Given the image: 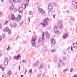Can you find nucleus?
Here are the masks:
<instances>
[{
	"label": "nucleus",
	"mask_w": 77,
	"mask_h": 77,
	"mask_svg": "<svg viewBox=\"0 0 77 77\" xmlns=\"http://www.w3.org/2000/svg\"><path fill=\"white\" fill-rule=\"evenodd\" d=\"M66 12H68V13H69V12L68 11H66Z\"/></svg>",
	"instance_id": "bf43d9fd"
},
{
	"label": "nucleus",
	"mask_w": 77,
	"mask_h": 77,
	"mask_svg": "<svg viewBox=\"0 0 77 77\" xmlns=\"http://www.w3.org/2000/svg\"><path fill=\"white\" fill-rule=\"evenodd\" d=\"M24 76V75H21V77H23Z\"/></svg>",
	"instance_id": "3c124183"
},
{
	"label": "nucleus",
	"mask_w": 77,
	"mask_h": 77,
	"mask_svg": "<svg viewBox=\"0 0 77 77\" xmlns=\"http://www.w3.org/2000/svg\"><path fill=\"white\" fill-rule=\"evenodd\" d=\"M71 51H73V49L72 46L71 47Z\"/></svg>",
	"instance_id": "c03bdc74"
},
{
	"label": "nucleus",
	"mask_w": 77,
	"mask_h": 77,
	"mask_svg": "<svg viewBox=\"0 0 77 77\" xmlns=\"http://www.w3.org/2000/svg\"><path fill=\"white\" fill-rule=\"evenodd\" d=\"M55 77H56V75H55Z\"/></svg>",
	"instance_id": "69168bd1"
},
{
	"label": "nucleus",
	"mask_w": 77,
	"mask_h": 77,
	"mask_svg": "<svg viewBox=\"0 0 77 77\" xmlns=\"http://www.w3.org/2000/svg\"><path fill=\"white\" fill-rule=\"evenodd\" d=\"M9 62V60L8 58H6L5 59V65H8V62Z\"/></svg>",
	"instance_id": "f8f14e48"
},
{
	"label": "nucleus",
	"mask_w": 77,
	"mask_h": 77,
	"mask_svg": "<svg viewBox=\"0 0 77 77\" xmlns=\"http://www.w3.org/2000/svg\"><path fill=\"white\" fill-rule=\"evenodd\" d=\"M11 49V48H10V47H8L6 49V50L8 51V50H10Z\"/></svg>",
	"instance_id": "2f4dec72"
},
{
	"label": "nucleus",
	"mask_w": 77,
	"mask_h": 77,
	"mask_svg": "<svg viewBox=\"0 0 77 77\" xmlns=\"http://www.w3.org/2000/svg\"><path fill=\"white\" fill-rule=\"evenodd\" d=\"M70 49V47H68L67 48L68 50H69Z\"/></svg>",
	"instance_id": "6e6d98bb"
},
{
	"label": "nucleus",
	"mask_w": 77,
	"mask_h": 77,
	"mask_svg": "<svg viewBox=\"0 0 77 77\" xmlns=\"http://www.w3.org/2000/svg\"><path fill=\"white\" fill-rule=\"evenodd\" d=\"M73 71V69L72 68L70 69V72H72V71Z\"/></svg>",
	"instance_id": "58836bf2"
},
{
	"label": "nucleus",
	"mask_w": 77,
	"mask_h": 77,
	"mask_svg": "<svg viewBox=\"0 0 77 77\" xmlns=\"http://www.w3.org/2000/svg\"><path fill=\"white\" fill-rule=\"evenodd\" d=\"M48 8L50 10H52L53 9V6L52 5V4L50 3L48 5Z\"/></svg>",
	"instance_id": "1a4fd4ad"
},
{
	"label": "nucleus",
	"mask_w": 77,
	"mask_h": 77,
	"mask_svg": "<svg viewBox=\"0 0 77 77\" xmlns=\"http://www.w3.org/2000/svg\"><path fill=\"white\" fill-rule=\"evenodd\" d=\"M26 2H29V1H30V0H26Z\"/></svg>",
	"instance_id": "5fc2aeb1"
},
{
	"label": "nucleus",
	"mask_w": 77,
	"mask_h": 77,
	"mask_svg": "<svg viewBox=\"0 0 77 77\" xmlns=\"http://www.w3.org/2000/svg\"><path fill=\"white\" fill-rule=\"evenodd\" d=\"M9 29V28L6 27L3 29V31L4 32H8V30Z\"/></svg>",
	"instance_id": "4be33fe9"
},
{
	"label": "nucleus",
	"mask_w": 77,
	"mask_h": 77,
	"mask_svg": "<svg viewBox=\"0 0 77 77\" xmlns=\"http://www.w3.org/2000/svg\"><path fill=\"white\" fill-rule=\"evenodd\" d=\"M51 11V12H52V11Z\"/></svg>",
	"instance_id": "774afa93"
},
{
	"label": "nucleus",
	"mask_w": 77,
	"mask_h": 77,
	"mask_svg": "<svg viewBox=\"0 0 77 77\" xmlns=\"http://www.w3.org/2000/svg\"><path fill=\"white\" fill-rule=\"evenodd\" d=\"M2 37H0V41L2 40Z\"/></svg>",
	"instance_id": "de8ad7c7"
},
{
	"label": "nucleus",
	"mask_w": 77,
	"mask_h": 77,
	"mask_svg": "<svg viewBox=\"0 0 77 77\" xmlns=\"http://www.w3.org/2000/svg\"><path fill=\"white\" fill-rule=\"evenodd\" d=\"M66 57H63V60H66Z\"/></svg>",
	"instance_id": "e433bc0d"
},
{
	"label": "nucleus",
	"mask_w": 77,
	"mask_h": 77,
	"mask_svg": "<svg viewBox=\"0 0 77 77\" xmlns=\"http://www.w3.org/2000/svg\"><path fill=\"white\" fill-rule=\"evenodd\" d=\"M27 69H26L25 72H24V74H26V73H27Z\"/></svg>",
	"instance_id": "79ce46f5"
},
{
	"label": "nucleus",
	"mask_w": 77,
	"mask_h": 77,
	"mask_svg": "<svg viewBox=\"0 0 77 77\" xmlns=\"http://www.w3.org/2000/svg\"><path fill=\"white\" fill-rule=\"evenodd\" d=\"M10 25L11 27H12L13 28H15L17 27V24H12L11 25L10 24Z\"/></svg>",
	"instance_id": "a211bd4d"
},
{
	"label": "nucleus",
	"mask_w": 77,
	"mask_h": 77,
	"mask_svg": "<svg viewBox=\"0 0 77 77\" xmlns=\"http://www.w3.org/2000/svg\"><path fill=\"white\" fill-rule=\"evenodd\" d=\"M0 57H1V54H0Z\"/></svg>",
	"instance_id": "0e129e2a"
},
{
	"label": "nucleus",
	"mask_w": 77,
	"mask_h": 77,
	"mask_svg": "<svg viewBox=\"0 0 77 77\" xmlns=\"http://www.w3.org/2000/svg\"><path fill=\"white\" fill-rule=\"evenodd\" d=\"M55 50H51V52L52 53H54V52H55Z\"/></svg>",
	"instance_id": "c9c22d12"
},
{
	"label": "nucleus",
	"mask_w": 77,
	"mask_h": 77,
	"mask_svg": "<svg viewBox=\"0 0 77 77\" xmlns=\"http://www.w3.org/2000/svg\"><path fill=\"white\" fill-rule=\"evenodd\" d=\"M17 9H16V8L14 9V12H17Z\"/></svg>",
	"instance_id": "a19ab883"
},
{
	"label": "nucleus",
	"mask_w": 77,
	"mask_h": 77,
	"mask_svg": "<svg viewBox=\"0 0 77 77\" xmlns=\"http://www.w3.org/2000/svg\"><path fill=\"white\" fill-rule=\"evenodd\" d=\"M2 28V26H1V24H0V29Z\"/></svg>",
	"instance_id": "13d9d810"
},
{
	"label": "nucleus",
	"mask_w": 77,
	"mask_h": 77,
	"mask_svg": "<svg viewBox=\"0 0 77 77\" xmlns=\"http://www.w3.org/2000/svg\"><path fill=\"white\" fill-rule=\"evenodd\" d=\"M11 20H12L13 21H14L15 19V17L14 15V14H12L11 16Z\"/></svg>",
	"instance_id": "412c9836"
},
{
	"label": "nucleus",
	"mask_w": 77,
	"mask_h": 77,
	"mask_svg": "<svg viewBox=\"0 0 77 77\" xmlns=\"http://www.w3.org/2000/svg\"><path fill=\"white\" fill-rule=\"evenodd\" d=\"M58 26L60 29H62L63 28V25H62V23L60 21H59L58 23Z\"/></svg>",
	"instance_id": "9b49d317"
},
{
	"label": "nucleus",
	"mask_w": 77,
	"mask_h": 77,
	"mask_svg": "<svg viewBox=\"0 0 77 77\" xmlns=\"http://www.w3.org/2000/svg\"><path fill=\"white\" fill-rule=\"evenodd\" d=\"M37 77H41V74H40L38 75Z\"/></svg>",
	"instance_id": "473e14b6"
},
{
	"label": "nucleus",
	"mask_w": 77,
	"mask_h": 77,
	"mask_svg": "<svg viewBox=\"0 0 77 77\" xmlns=\"http://www.w3.org/2000/svg\"><path fill=\"white\" fill-rule=\"evenodd\" d=\"M18 38H19V36L17 37L16 38V39H18Z\"/></svg>",
	"instance_id": "864d4df0"
},
{
	"label": "nucleus",
	"mask_w": 77,
	"mask_h": 77,
	"mask_svg": "<svg viewBox=\"0 0 77 77\" xmlns=\"http://www.w3.org/2000/svg\"><path fill=\"white\" fill-rule=\"evenodd\" d=\"M32 72V69H30L29 71V72L30 73H31V72Z\"/></svg>",
	"instance_id": "4c0bfd02"
},
{
	"label": "nucleus",
	"mask_w": 77,
	"mask_h": 77,
	"mask_svg": "<svg viewBox=\"0 0 77 77\" xmlns=\"http://www.w3.org/2000/svg\"><path fill=\"white\" fill-rule=\"evenodd\" d=\"M68 69L67 68L66 69H65L63 70V72H65L66 71H68Z\"/></svg>",
	"instance_id": "c756f323"
},
{
	"label": "nucleus",
	"mask_w": 77,
	"mask_h": 77,
	"mask_svg": "<svg viewBox=\"0 0 77 77\" xmlns=\"http://www.w3.org/2000/svg\"><path fill=\"white\" fill-rule=\"evenodd\" d=\"M8 75H12V71L11 70H10L7 73Z\"/></svg>",
	"instance_id": "b1692460"
},
{
	"label": "nucleus",
	"mask_w": 77,
	"mask_h": 77,
	"mask_svg": "<svg viewBox=\"0 0 77 77\" xmlns=\"http://www.w3.org/2000/svg\"><path fill=\"white\" fill-rule=\"evenodd\" d=\"M21 5H23V4H21Z\"/></svg>",
	"instance_id": "e2e57ef3"
},
{
	"label": "nucleus",
	"mask_w": 77,
	"mask_h": 77,
	"mask_svg": "<svg viewBox=\"0 0 77 77\" xmlns=\"http://www.w3.org/2000/svg\"><path fill=\"white\" fill-rule=\"evenodd\" d=\"M23 21H22L21 23L20 24V25H22V24H23Z\"/></svg>",
	"instance_id": "37998d69"
},
{
	"label": "nucleus",
	"mask_w": 77,
	"mask_h": 77,
	"mask_svg": "<svg viewBox=\"0 0 77 77\" xmlns=\"http://www.w3.org/2000/svg\"><path fill=\"white\" fill-rule=\"evenodd\" d=\"M6 22H7V23H9V21H6Z\"/></svg>",
	"instance_id": "680f3d73"
},
{
	"label": "nucleus",
	"mask_w": 77,
	"mask_h": 77,
	"mask_svg": "<svg viewBox=\"0 0 77 77\" xmlns=\"http://www.w3.org/2000/svg\"><path fill=\"white\" fill-rule=\"evenodd\" d=\"M36 38L34 37L32 38V40L31 42V45L32 47H35L36 45Z\"/></svg>",
	"instance_id": "f03ea898"
},
{
	"label": "nucleus",
	"mask_w": 77,
	"mask_h": 77,
	"mask_svg": "<svg viewBox=\"0 0 77 77\" xmlns=\"http://www.w3.org/2000/svg\"><path fill=\"white\" fill-rule=\"evenodd\" d=\"M20 60L21 57L20 54L18 55L17 56L14 57V58L16 60H18V59H19V58H20Z\"/></svg>",
	"instance_id": "ddd939ff"
},
{
	"label": "nucleus",
	"mask_w": 77,
	"mask_h": 77,
	"mask_svg": "<svg viewBox=\"0 0 77 77\" xmlns=\"http://www.w3.org/2000/svg\"><path fill=\"white\" fill-rule=\"evenodd\" d=\"M53 17L54 18H55V15H54L53 16Z\"/></svg>",
	"instance_id": "09e8293b"
},
{
	"label": "nucleus",
	"mask_w": 77,
	"mask_h": 77,
	"mask_svg": "<svg viewBox=\"0 0 77 77\" xmlns=\"http://www.w3.org/2000/svg\"><path fill=\"white\" fill-rule=\"evenodd\" d=\"M53 4L54 5V6H55V7H56L57 5L56 3H55V2H53Z\"/></svg>",
	"instance_id": "72a5a7b5"
},
{
	"label": "nucleus",
	"mask_w": 77,
	"mask_h": 77,
	"mask_svg": "<svg viewBox=\"0 0 77 77\" xmlns=\"http://www.w3.org/2000/svg\"><path fill=\"white\" fill-rule=\"evenodd\" d=\"M72 3L74 6L75 9H76L77 8V4L75 1H72Z\"/></svg>",
	"instance_id": "0eeeda50"
},
{
	"label": "nucleus",
	"mask_w": 77,
	"mask_h": 77,
	"mask_svg": "<svg viewBox=\"0 0 77 77\" xmlns=\"http://www.w3.org/2000/svg\"><path fill=\"white\" fill-rule=\"evenodd\" d=\"M9 3H10L11 4V5H12L13 4V2H12V0H9L8 1Z\"/></svg>",
	"instance_id": "cd10ccee"
},
{
	"label": "nucleus",
	"mask_w": 77,
	"mask_h": 77,
	"mask_svg": "<svg viewBox=\"0 0 77 77\" xmlns=\"http://www.w3.org/2000/svg\"><path fill=\"white\" fill-rule=\"evenodd\" d=\"M21 16L20 15H19L18 17L16 19V21H21Z\"/></svg>",
	"instance_id": "2eb2a0df"
},
{
	"label": "nucleus",
	"mask_w": 77,
	"mask_h": 77,
	"mask_svg": "<svg viewBox=\"0 0 77 77\" xmlns=\"http://www.w3.org/2000/svg\"><path fill=\"white\" fill-rule=\"evenodd\" d=\"M67 37H68V34H66L64 35H63L64 39H65V38H66Z\"/></svg>",
	"instance_id": "a878e982"
},
{
	"label": "nucleus",
	"mask_w": 77,
	"mask_h": 77,
	"mask_svg": "<svg viewBox=\"0 0 77 77\" xmlns=\"http://www.w3.org/2000/svg\"><path fill=\"white\" fill-rule=\"evenodd\" d=\"M28 20L29 21V22H30V17H29V18L28 19Z\"/></svg>",
	"instance_id": "8fccbe9b"
},
{
	"label": "nucleus",
	"mask_w": 77,
	"mask_h": 77,
	"mask_svg": "<svg viewBox=\"0 0 77 77\" xmlns=\"http://www.w3.org/2000/svg\"><path fill=\"white\" fill-rule=\"evenodd\" d=\"M0 68L2 70V71H4V68L2 66H0Z\"/></svg>",
	"instance_id": "c85d7f7f"
},
{
	"label": "nucleus",
	"mask_w": 77,
	"mask_h": 77,
	"mask_svg": "<svg viewBox=\"0 0 77 77\" xmlns=\"http://www.w3.org/2000/svg\"><path fill=\"white\" fill-rule=\"evenodd\" d=\"M14 9V5H12L10 7V10L11 11H13Z\"/></svg>",
	"instance_id": "f3484780"
},
{
	"label": "nucleus",
	"mask_w": 77,
	"mask_h": 77,
	"mask_svg": "<svg viewBox=\"0 0 77 77\" xmlns=\"http://www.w3.org/2000/svg\"><path fill=\"white\" fill-rule=\"evenodd\" d=\"M49 13H50V12H49Z\"/></svg>",
	"instance_id": "338daca9"
},
{
	"label": "nucleus",
	"mask_w": 77,
	"mask_h": 77,
	"mask_svg": "<svg viewBox=\"0 0 77 77\" xmlns=\"http://www.w3.org/2000/svg\"><path fill=\"white\" fill-rule=\"evenodd\" d=\"M5 36H6L5 35H3V38H5Z\"/></svg>",
	"instance_id": "a18cd8bd"
},
{
	"label": "nucleus",
	"mask_w": 77,
	"mask_h": 77,
	"mask_svg": "<svg viewBox=\"0 0 77 77\" xmlns=\"http://www.w3.org/2000/svg\"><path fill=\"white\" fill-rule=\"evenodd\" d=\"M26 6H28V4L27 3L25 4V8H26Z\"/></svg>",
	"instance_id": "f704fd0d"
},
{
	"label": "nucleus",
	"mask_w": 77,
	"mask_h": 77,
	"mask_svg": "<svg viewBox=\"0 0 77 77\" xmlns=\"http://www.w3.org/2000/svg\"><path fill=\"white\" fill-rule=\"evenodd\" d=\"M44 65L42 64L39 67V69H42V68H44Z\"/></svg>",
	"instance_id": "5701e85b"
},
{
	"label": "nucleus",
	"mask_w": 77,
	"mask_h": 77,
	"mask_svg": "<svg viewBox=\"0 0 77 77\" xmlns=\"http://www.w3.org/2000/svg\"><path fill=\"white\" fill-rule=\"evenodd\" d=\"M51 42L52 45H54L56 44V41L53 38L51 39Z\"/></svg>",
	"instance_id": "9d476101"
},
{
	"label": "nucleus",
	"mask_w": 77,
	"mask_h": 77,
	"mask_svg": "<svg viewBox=\"0 0 77 77\" xmlns=\"http://www.w3.org/2000/svg\"><path fill=\"white\" fill-rule=\"evenodd\" d=\"M29 14L30 15H31L33 14V13H32V11H29Z\"/></svg>",
	"instance_id": "bb28decb"
},
{
	"label": "nucleus",
	"mask_w": 77,
	"mask_h": 77,
	"mask_svg": "<svg viewBox=\"0 0 77 77\" xmlns=\"http://www.w3.org/2000/svg\"><path fill=\"white\" fill-rule=\"evenodd\" d=\"M13 1L14 3H15V2L21 3V0H13Z\"/></svg>",
	"instance_id": "6ab92c4d"
},
{
	"label": "nucleus",
	"mask_w": 77,
	"mask_h": 77,
	"mask_svg": "<svg viewBox=\"0 0 77 77\" xmlns=\"http://www.w3.org/2000/svg\"><path fill=\"white\" fill-rule=\"evenodd\" d=\"M63 62L61 60H60V62L58 63V68H61V66H65V64L64 63H62Z\"/></svg>",
	"instance_id": "7ed1b4c3"
},
{
	"label": "nucleus",
	"mask_w": 77,
	"mask_h": 77,
	"mask_svg": "<svg viewBox=\"0 0 77 77\" xmlns=\"http://www.w3.org/2000/svg\"><path fill=\"white\" fill-rule=\"evenodd\" d=\"M23 11V7H21L19 8V12L20 13V14H22Z\"/></svg>",
	"instance_id": "4468645a"
},
{
	"label": "nucleus",
	"mask_w": 77,
	"mask_h": 77,
	"mask_svg": "<svg viewBox=\"0 0 77 77\" xmlns=\"http://www.w3.org/2000/svg\"><path fill=\"white\" fill-rule=\"evenodd\" d=\"M38 11L40 12L42 15H45V11L41 8H38Z\"/></svg>",
	"instance_id": "423d86ee"
},
{
	"label": "nucleus",
	"mask_w": 77,
	"mask_h": 77,
	"mask_svg": "<svg viewBox=\"0 0 77 77\" xmlns=\"http://www.w3.org/2000/svg\"><path fill=\"white\" fill-rule=\"evenodd\" d=\"M22 62L24 63H26V61L25 60H22Z\"/></svg>",
	"instance_id": "7c9ffc66"
},
{
	"label": "nucleus",
	"mask_w": 77,
	"mask_h": 77,
	"mask_svg": "<svg viewBox=\"0 0 77 77\" xmlns=\"http://www.w3.org/2000/svg\"><path fill=\"white\" fill-rule=\"evenodd\" d=\"M42 38H40L38 40V42H41L42 40H44V32H43L42 35Z\"/></svg>",
	"instance_id": "6e6552de"
},
{
	"label": "nucleus",
	"mask_w": 77,
	"mask_h": 77,
	"mask_svg": "<svg viewBox=\"0 0 77 77\" xmlns=\"http://www.w3.org/2000/svg\"><path fill=\"white\" fill-rule=\"evenodd\" d=\"M71 20L72 21H74V18L73 17H72L71 18Z\"/></svg>",
	"instance_id": "ea45409f"
},
{
	"label": "nucleus",
	"mask_w": 77,
	"mask_h": 77,
	"mask_svg": "<svg viewBox=\"0 0 77 77\" xmlns=\"http://www.w3.org/2000/svg\"><path fill=\"white\" fill-rule=\"evenodd\" d=\"M1 0L2 3H3V0Z\"/></svg>",
	"instance_id": "4d7b16f0"
},
{
	"label": "nucleus",
	"mask_w": 77,
	"mask_h": 77,
	"mask_svg": "<svg viewBox=\"0 0 77 77\" xmlns=\"http://www.w3.org/2000/svg\"><path fill=\"white\" fill-rule=\"evenodd\" d=\"M8 33V34L9 35H10V34H11V33H12V31H11V30L8 29V31H7Z\"/></svg>",
	"instance_id": "393cba45"
},
{
	"label": "nucleus",
	"mask_w": 77,
	"mask_h": 77,
	"mask_svg": "<svg viewBox=\"0 0 77 77\" xmlns=\"http://www.w3.org/2000/svg\"><path fill=\"white\" fill-rule=\"evenodd\" d=\"M60 11H59L58 14H60Z\"/></svg>",
	"instance_id": "052dcab7"
},
{
	"label": "nucleus",
	"mask_w": 77,
	"mask_h": 77,
	"mask_svg": "<svg viewBox=\"0 0 77 77\" xmlns=\"http://www.w3.org/2000/svg\"><path fill=\"white\" fill-rule=\"evenodd\" d=\"M21 69V66H19V70L20 71V69Z\"/></svg>",
	"instance_id": "49530a36"
},
{
	"label": "nucleus",
	"mask_w": 77,
	"mask_h": 77,
	"mask_svg": "<svg viewBox=\"0 0 77 77\" xmlns=\"http://www.w3.org/2000/svg\"><path fill=\"white\" fill-rule=\"evenodd\" d=\"M73 46L74 48H77V43H74L73 44Z\"/></svg>",
	"instance_id": "aec40b11"
},
{
	"label": "nucleus",
	"mask_w": 77,
	"mask_h": 77,
	"mask_svg": "<svg viewBox=\"0 0 77 77\" xmlns=\"http://www.w3.org/2000/svg\"><path fill=\"white\" fill-rule=\"evenodd\" d=\"M47 21H50V19H48V18H45L43 21L44 23H41L40 24V25H41L42 26H43V27H45L46 26L45 25H47Z\"/></svg>",
	"instance_id": "f257e3e1"
},
{
	"label": "nucleus",
	"mask_w": 77,
	"mask_h": 77,
	"mask_svg": "<svg viewBox=\"0 0 77 77\" xmlns=\"http://www.w3.org/2000/svg\"><path fill=\"white\" fill-rule=\"evenodd\" d=\"M54 30L55 33L56 34H59L60 32H59V31H58L57 30V26H54Z\"/></svg>",
	"instance_id": "39448f33"
},
{
	"label": "nucleus",
	"mask_w": 77,
	"mask_h": 77,
	"mask_svg": "<svg viewBox=\"0 0 77 77\" xmlns=\"http://www.w3.org/2000/svg\"><path fill=\"white\" fill-rule=\"evenodd\" d=\"M39 63H40V62L39 61H37L35 63H34L33 66V67L36 68L39 65Z\"/></svg>",
	"instance_id": "20e7f679"
},
{
	"label": "nucleus",
	"mask_w": 77,
	"mask_h": 77,
	"mask_svg": "<svg viewBox=\"0 0 77 77\" xmlns=\"http://www.w3.org/2000/svg\"><path fill=\"white\" fill-rule=\"evenodd\" d=\"M7 22H5V25H6L7 24Z\"/></svg>",
	"instance_id": "603ef678"
},
{
	"label": "nucleus",
	"mask_w": 77,
	"mask_h": 77,
	"mask_svg": "<svg viewBox=\"0 0 77 77\" xmlns=\"http://www.w3.org/2000/svg\"><path fill=\"white\" fill-rule=\"evenodd\" d=\"M45 35L46 36V37L47 38H50V34H49V33H48V32H46L45 33Z\"/></svg>",
	"instance_id": "dca6fc26"
}]
</instances>
